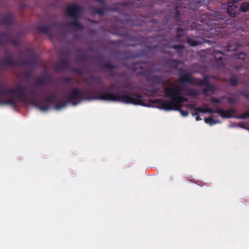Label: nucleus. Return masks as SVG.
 I'll use <instances>...</instances> for the list:
<instances>
[{
	"label": "nucleus",
	"mask_w": 249,
	"mask_h": 249,
	"mask_svg": "<svg viewBox=\"0 0 249 249\" xmlns=\"http://www.w3.org/2000/svg\"><path fill=\"white\" fill-rule=\"evenodd\" d=\"M171 86L163 88L164 94L166 97L170 100H164L162 99L150 100V104L147 105L142 100L141 93L137 92L133 93L123 91L122 94L114 93L109 91L110 89H115V85L111 84L109 87L105 89L103 93L98 95H93L92 89L84 90V100H95L109 101L112 102H121L127 104H133L142 106L153 107L164 109L165 110H180L182 103L187 101V99L182 95L181 92L177 88L174 87V84L170 82Z\"/></svg>",
	"instance_id": "obj_1"
},
{
	"label": "nucleus",
	"mask_w": 249,
	"mask_h": 249,
	"mask_svg": "<svg viewBox=\"0 0 249 249\" xmlns=\"http://www.w3.org/2000/svg\"><path fill=\"white\" fill-rule=\"evenodd\" d=\"M164 48L174 49L177 51L179 56H182L185 47L183 45H172L169 42L162 43L159 45L147 46L144 49L139 50L136 52L130 51L125 52L124 54V58L125 60H129L132 58L145 56L149 57L159 50L162 53H169L168 51L165 50Z\"/></svg>",
	"instance_id": "obj_2"
},
{
	"label": "nucleus",
	"mask_w": 249,
	"mask_h": 249,
	"mask_svg": "<svg viewBox=\"0 0 249 249\" xmlns=\"http://www.w3.org/2000/svg\"><path fill=\"white\" fill-rule=\"evenodd\" d=\"M7 93L10 95V97L5 100L1 98V105L7 104L13 107L17 106V100L21 103H27L28 101V94L34 97L42 96V94L40 92L37 93L35 89L30 88L27 89L25 86L19 84L17 85L15 89H8ZM2 94V91L1 89V97Z\"/></svg>",
	"instance_id": "obj_3"
},
{
	"label": "nucleus",
	"mask_w": 249,
	"mask_h": 249,
	"mask_svg": "<svg viewBox=\"0 0 249 249\" xmlns=\"http://www.w3.org/2000/svg\"><path fill=\"white\" fill-rule=\"evenodd\" d=\"M172 22H174L175 25H178V27L176 29L177 32L176 36L171 38V41L173 42H183L181 38L185 34V29L180 27L183 22L181 20L178 6L175 7L171 10L169 14L167 16L166 24L170 25Z\"/></svg>",
	"instance_id": "obj_4"
},
{
	"label": "nucleus",
	"mask_w": 249,
	"mask_h": 249,
	"mask_svg": "<svg viewBox=\"0 0 249 249\" xmlns=\"http://www.w3.org/2000/svg\"><path fill=\"white\" fill-rule=\"evenodd\" d=\"M83 11L82 6L77 4H72L68 6L66 8L67 15L74 19L73 21L68 23V25L74 26L79 29H83V26L79 21L80 15Z\"/></svg>",
	"instance_id": "obj_5"
},
{
	"label": "nucleus",
	"mask_w": 249,
	"mask_h": 249,
	"mask_svg": "<svg viewBox=\"0 0 249 249\" xmlns=\"http://www.w3.org/2000/svg\"><path fill=\"white\" fill-rule=\"evenodd\" d=\"M124 66L138 75H145L154 72L153 68L146 62H138L130 65L124 64Z\"/></svg>",
	"instance_id": "obj_6"
},
{
	"label": "nucleus",
	"mask_w": 249,
	"mask_h": 249,
	"mask_svg": "<svg viewBox=\"0 0 249 249\" xmlns=\"http://www.w3.org/2000/svg\"><path fill=\"white\" fill-rule=\"evenodd\" d=\"M178 75L179 83L181 84L187 83L191 85L195 84V78L191 73L186 71L185 70L180 68L178 70Z\"/></svg>",
	"instance_id": "obj_7"
},
{
	"label": "nucleus",
	"mask_w": 249,
	"mask_h": 249,
	"mask_svg": "<svg viewBox=\"0 0 249 249\" xmlns=\"http://www.w3.org/2000/svg\"><path fill=\"white\" fill-rule=\"evenodd\" d=\"M2 63H4L6 65L13 68H16L18 66H23L32 64L31 61L27 60H24L20 63L18 60L14 59L12 57H7L4 60L1 59V65Z\"/></svg>",
	"instance_id": "obj_8"
},
{
	"label": "nucleus",
	"mask_w": 249,
	"mask_h": 249,
	"mask_svg": "<svg viewBox=\"0 0 249 249\" xmlns=\"http://www.w3.org/2000/svg\"><path fill=\"white\" fill-rule=\"evenodd\" d=\"M237 112L234 108H230L228 110H223L216 107L214 113L218 114L223 118H231L234 117V114Z\"/></svg>",
	"instance_id": "obj_9"
},
{
	"label": "nucleus",
	"mask_w": 249,
	"mask_h": 249,
	"mask_svg": "<svg viewBox=\"0 0 249 249\" xmlns=\"http://www.w3.org/2000/svg\"><path fill=\"white\" fill-rule=\"evenodd\" d=\"M70 64V60L68 58H62L59 62L55 65L54 71H64L65 69H69Z\"/></svg>",
	"instance_id": "obj_10"
},
{
	"label": "nucleus",
	"mask_w": 249,
	"mask_h": 249,
	"mask_svg": "<svg viewBox=\"0 0 249 249\" xmlns=\"http://www.w3.org/2000/svg\"><path fill=\"white\" fill-rule=\"evenodd\" d=\"M98 65L99 67L104 69H108L109 70V76L113 77L114 76L111 70L116 68V66L112 63H107L103 60H100L98 62Z\"/></svg>",
	"instance_id": "obj_11"
},
{
	"label": "nucleus",
	"mask_w": 249,
	"mask_h": 249,
	"mask_svg": "<svg viewBox=\"0 0 249 249\" xmlns=\"http://www.w3.org/2000/svg\"><path fill=\"white\" fill-rule=\"evenodd\" d=\"M1 45L3 43V41L5 38L6 39V43H11L14 46H18V38L13 37L9 35H5L3 32L1 31Z\"/></svg>",
	"instance_id": "obj_12"
},
{
	"label": "nucleus",
	"mask_w": 249,
	"mask_h": 249,
	"mask_svg": "<svg viewBox=\"0 0 249 249\" xmlns=\"http://www.w3.org/2000/svg\"><path fill=\"white\" fill-rule=\"evenodd\" d=\"M213 55L215 58V61L217 62L218 66L221 67L223 66V59L225 54L221 51L214 50L213 52Z\"/></svg>",
	"instance_id": "obj_13"
},
{
	"label": "nucleus",
	"mask_w": 249,
	"mask_h": 249,
	"mask_svg": "<svg viewBox=\"0 0 249 249\" xmlns=\"http://www.w3.org/2000/svg\"><path fill=\"white\" fill-rule=\"evenodd\" d=\"M14 18L13 16L8 15L5 17L1 16V25L2 24L12 25L14 23Z\"/></svg>",
	"instance_id": "obj_14"
},
{
	"label": "nucleus",
	"mask_w": 249,
	"mask_h": 249,
	"mask_svg": "<svg viewBox=\"0 0 249 249\" xmlns=\"http://www.w3.org/2000/svg\"><path fill=\"white\" fill-rule=\"evenodd\" d=\"M180 61L176 59H168L165 62L166 65L170 68L177 69Z\"/></svg>",
	"instance_id": "obj_15"
},
{
	"label": "nucleus",
	"mask_w": 249,
	"mask_h": 249,
	"mask_svg": "<svg viewBox=\"0 0 249 249\" xmlns=\"http://www.w3.org/2000/svg\"><path fill=\"white\" fill-rule=\"evenodd\" d=\"M234 4L233 2H229L227 9L228 14L232 17L235 16V12L237 9V7Z\"/></svg>",
	"instance_id": "obj_16"
},
{
	"label": "nucleus",
	"mask_w": 249,
	"mask_h": 249,
	"mask_svg": "<svg viewBox=\"0 0 249 249\" xmlns=\"http://www.w3.org/2000/svg\"><path fill=\"white\" fill-rule=\"evenodd\" d=\"M31 103L36 108H38L40 110L42 111H47L49 110L50 108V106L49 105H44L42 106L40 105L39 102L37 100H33L32 101Z\"/></svg>",
	"instance_id": "obj_17"
},
{
	"label": "nucleus",
	"mask_w": 249,
	"mask_h": 249,
	"mask_svg": "<svg viewBox=\"0 0 249 249\" xmlns=\"http://www.w3.org/2000/svg\"><path fill=\"white\" fill-rule=\"evenodd\" d=\"M107 10L105 7H101L100 8H96L92 7L91 10V14L92 15L98 14L100 16H103L105 14L106 11Z\"/></svg>",
	"instance_id": "obj_18"
},
{
	"label": "nucleus",
	"mask_w": 249,
	"mask_h": 249,
	"mask_svg": "<svg viewBox=\"0 0 249 249\" xmlns=\"http://www.w3.org/2000/svg\"><path fill=\"white\" fill-rule=\"evenodd\" d=\"M216 89V88L214 86L209 84L206 86H204L203 89V93L204 95H207L208 92H214Z\"/></svg>",
	"instance_id": "obj_19"
},
{
	"label": "nucleus",
	"mask_w": 249,
	"mask_h": 249,
	"mask_svg": "<svg viewBox=\"0 0 249 249\" xmlns=\"http://www.w3.org/2000/svg\"><path fill=\"white\" fill-rule=\"evenodd\" d=\"M123 87L130 90H133L136 89V86L135 85L134 83L129 80L126 81L123 86Z\"/></svg>",
	"instance_id": "obj_20"
},
{
	"label": "nucleus",
	"mask_w": 249,
	"mask_h": 249,
	"mask_svg": "<svg viewBox=\"0 0 249 249\" xmlns=\"http://www.w3.org/2000/svg\"><path fill=\"white\" fill-rule=\"evenodd\" d=\"M57 100V96L55 94L53 93L49 96L43 98V100L48 103H53Z\"/></svg>",
	"instance_id": "obj_21"
},
{
	"label": "nucleus",
	"mask_w": 249,
	"mask_h": 249,
	"mask_svg": "<svg viewBox=\"0 0 249 249\" xmlns=\"http://www.w3.org/2000/svg\"><path fill=\"white\" fill-rule=\"evenodd\" d=\"M39 32L46 34H51V28L50 26L44 25L37 28Z\"/></svg>",
	"instance_id": "obj_22"
},
{
	"label": "nucleus",
	"mask_w": 249,
	"mask_h": 249,
	"mask_svg": "<svg viewBox=\"0 0 249 249\" xmlns=\"http://www.w3.org/2000/svg\"><path fill=\"white\" fill-rule=\"evenodd\" d=\"M152 82L156 84H160L164 83V81L162 76L157 75H153L151 77Z\"/></svg>",
	"instance_id": "obj_23"
},
{
	"label": "nucleus",
	"mask_w": 249,
	"mask_h": 249,
	"mask_svg": "<svg viewBox=\"0 0 249 249\" xmlns=\"http://www.w3.org/2000/svg\"><path fill=\"white\" fill-rule=\"evenodd\" d=\"M87 80L94 81L95 83L99 85H103L104 84L102 78L100 77L92 76L88 79H85L84 81L86 82Z\"/></svg>",
	"instance_id": "obj_24"
},
{
	"label": "nucleus",
	"mask_w": 249,
	"mask_h": 249,
	"mask_svg": "<svg viewBox=\"0 0 249 249\" xmlns=\"http://www.w3.org/2000/svg\"><path fill=\"white\" fill-rule=\"evenodd\" d=\"M88 56L85 53L78 54L76 55V60L80 62H84L88 61Z\"/></svg>",
	"instance_id": "obj_25"
},
{
	"label": "nucleus",
	"mask_w": 249,
	"mask_h": 249,
	"mask_svg": "<svg viewBox=\"0 0 249 249\" xmlns=\"http://www.w3.org/2000/svg\"><path fill=\"white\" fill-rule=\"evenodd\" d=\"M187 43L191 46H196L204 42L203 41L200 42L195 39L189 37H187Z\"/></svg>",
	"instance_id": "obj_26"
},
{
	"label": "nucleus",
	"mask_w": 249,
	"mask_h": 249,
	"mask_svg": "<svg viewBox=\"0 0 249 249\" xmlns=\"http://www.w3.org/2000/svg\"><path fill=\"white\" fill-rule=\"evenodd\" d=\"M195 84L196 85L206 86L210 84L209 77L208 76H204L203 79H200L198 83Z\"/></svg>",
	"instance_id": "obj_27"
},
{
	"label": "nucleus",
	"mask_w": 249,
	"mask_h": 249,
	"mask_svg": "<svg viewBox=\"0 0 249 249\" xmlns=\"http://www.w3.org/2000/svg\"><path fill=\"white\" fill-rule=\"evenodd\" d=\"M46 79L45 78L40 77L38 78L35 82V86L36 87H39L46 83Z\"/></svg>",
	"instance_id": "obj_28"
},
{
	"label": "nucleus",
	"mask_w": 249,
	"mask_h": 249,
	"mask_svg": "<svg viewBox=\"0 0 249 249\" xmlns=\"http://www.w3.org/2000/svg\"><path fill=\"white\" fill-rule=\"evenodd\" d=\"M204 121L206 123L209 124L211 125L215 124L219 122L218 120L213 119L212 117L205 118Z\"/></svg>",
	"instance_id": "obj_29"
},
{
	"label": "nucleus",
	"mask_w": 249,
	"mask_h": 249,
	"mask_svg": "<svg viewBox=\"0 0 249 249\" xmlns=\"http://www.w3.org/2000/svg\"><path fill=\"white\" fill-rule=\"evenodd\" d=\"M187 94L189 96H196L199 95V93L196 89H187Z\"/></svg>",
	"instance_id": "obj_30"
},
{
	"label": "nucleus",
	"mask_w": 249,
	"mask_h": 249,
	"mask_svg": "<svg viewBox=\"0 0 249 249\" xmlns=\"http://www.w3.org/2000/svg\"><path fill=\"white\" fill-rule=\"evenodd\" d=\"M229 82L232 86H237L238 83V79L236 76H232L229 78Z\"/></svg>",
	"instance_id": "obj_31"
},
{
	"label": "nucleus",
	"mask_w": 249,
	"mask_h": 249,
	"mask_svg": "<svg viewBox=\"0 0 249 249\" xmlns=\"http://www.w3.org/2000/svg\"><path fill=\"white\" fill-rule=\"evenodd\" d=\"M249 8V3L243 2L241 4L239 9L242 12H246L248 11Z\"/></svg>",
	"instance_id": "obj_32"
},
{
	"label": "nucleus",
	"mask_w": 249,
	"mask_h": 249,
	"mask_svg": "<svg viewBox=\"0 0 249 249\" xmlns=\"http://www.w3.org/2000/svg\"><path fill=\"white\" fill-rule=\"evenodd\" d=\"M237 46L234 43L228 44L226 46V50L227 52L234 51L237 49Z\"/></svg>",
	"instance_id": "obj_33"
},
{
	"label": "nucleus",
	"mask_w": 249,
	"mask_h": 249,
	"mask_svg": "<svg viewBox=\"0 0 249 249\" xmlns=\"http://www.w3.org/2000/svg\"><path fill=\"white\" fill-rule=\"evenodd\" d=\"M200 113H214L215 110L212 109L210 108H206L205 107H200Z\"/></svg>",
	"instance_id": "obj_34"
},
{
	"label": "nucleus",
	"mask_w": 249,
	"mask_h": 249,
	"mask_svg": "<svg viewBox=\"0 0 249 249\" xmlns=\"http://www.w3.org/2000/svg\"><path fill=\"white\" fill-rule=\"evenodd\" d=\"M238 119H247L249 118V110L246 111L241 115L237 117Z\"/></svg>",
	"instance_id": "obj_35"
},
{
	"label": "nucleus",
	"mask_w": 249,
	"mask_h": 249,
	"mask_svg": "<svg viewBox=\"0 0 249 249\" xmlns=\"http://www.w3.org/2000/svg\"><path fill=\"white\" fill-rule=\"evenodd\" d=\"M240 94L246 97L247 99H249V92L248 89H243L240 91Z\"/></svg>",
	"instance_id": "obj_36"
},
{
	"label": "nucleus",
	"mask_w": 249,
	"mask_h": 249,
	"mask_svg": "<svg viewBox=\"0 0 249 249\" xmlns=\"http://www.w3.org/2000/svg\"><path fill=\"white\" fill-rule=\"evenodd\" d=\"M71 70L76 72L77 74L79 75H81L83 74V70L80 68H72Z\"/></svg>",
	"instance_id": "obj_37"
},
{
	"label": "nucleus",
	"mask_w": 249,
	"mask_h": 249,
	"mask_svg": "<svg viewBox=\"0 0 249 249\" xmlns=\"http://www.w3.org/2000/svg\"><path fill=\"white\" fill-rule=\"evenodd\" d=\"M247 56L246 53L243 52H240L237 54V58L239 59L244 60Z\"/></svg>",
	"instance_id": "obj_38"
},
{
	"label": "nucleus",
	"mask_w": 249,
	"mask_h": 249,
	"mask_svg": "<svg viewBox=\"0 0 249 249\" xmlns=\"http://www.w3.org/2000/svg\"><path fill=\"white\" fill-rule=\"evenodd\" d=\"M23 75L26 79H29L32 76V72L31 71H26L24 73Z\"/></svg>",
	"instance_id": "obj_39"
},
{
	"label": "nucleus",
	"mask_w": 249,
	"mask_h": 249,
	"mask_svg": "<svg viewBox=\"0 0 249 249\" xmlns=\"http://www.w3.org/2000/svg\"><path fill=\"white\" fill-rule=\"evenodd\" d=\"M227 100H228V102L231 104L236 105L237 104L236 100L235 99H234L233 98L228 97Z\"/></svg>",
	"instance_id": "obj_40"
},
{
	"label": "nucleus",
	"mask_w": 249,
	"mask_h": 249,
	"mask_svg": "<svg viewBox=\"0 0 249 249\" xmlns=\"http://www.w3.org/2000/svg\"><path fill=\"white\" fill-rule=\"evenodd\" d=\"M159 89H158V88H154L153 89H150V90H148V92H150L151 93H152L153 95L157 94L158 93V92H159Z\"/></svg>",
	"instance_id": "obj_41"
},
{
	"label": "nucleus",
	"mask_w": 249,
	"mask_h": 249,
	"mask_svg": "<svg viewBox=\"0 0 249 249\" xmlns=\"http://www.w3.org/2000/svg\"><path fill=\"white\" fill-rule=\"evenodd\" d=\"M200 107H195L194 111H196L195 113H193L192 115L193 116H197L199 113H200Z\"/></svg>",
	"instance_id": "obj_42"
},
{
	"label": "nucleus",
	"mask_w": 249,
	"mask_h": 249,
	"mask_svg": "<svg viewBox=\"0 0 249 249\" xmlns=\"http://www.w3.org/2000/svg\"><path fill=\"white\" fill-rule=\"evenodd\" d=\"M177 111H180L181 114L184 116V117H186L189 114V113L188 111H185V110H182L181 109V108H180V110H177Z\"/></svg>",
	"instance_id": "obj_43"
},
{
	"label": "nucleus",
	"mask_w": 249,
	"mask_h": 249,
	"mask_svg": "<svg viewBox=\"0 0 249 249\" xmlns=\"http://www.w3.org/2000/svg\"><path fill=\"white\" fill-rule=\"evenodd\" d=\"M211 101L213 103H216L217 104H220L221 103V101L217 98H212L211 99Z\"/></svg>",
	"instance_id": "obj_44"
},
{
	"label": "nucleus",
	"mask_w": 249,
	"mask_h": 249,
	"mask_svg": "<svg viewBox=\"0 0 249 249\" xmlns=\"http://www.w3.org/2000/svg\"><path fill=\"white\" fill-rule=\"evenodd\" d=\"M187 108L190 110H194L195 108V104H189L187 106Z\"/></svg>",
	"instance_id": "obj_45"
},
{
	"label": "nucleus",
	"mask_w": 249,
	"mask_h": 249,
	"mask_svg": "<svg viewBox=\"0 0 249 249\" xmlns=\"http://www.w3.org/2000/svg\"><path fill=\"white\" fill-rule=\"evenodd\" d=\"M63 81L65 82V83H69V82H71L72 81V79L70 77H66V78H64V79H63Z\"/></svg>",
	"instance_id": "obj_46"
},
{
	"label": "nucleus",
	"mask_w": 249,
	"mask_h": 249,
	"mask_svg": "<svg viewBox=\"0 0 249 249\" xmlns=\"http://www.w3.org/2000/svg\"><path fill=\"white\" fill-rule=\"evenodd\" d=\"M214 23V27L213 26V25H212V26H211V27L209 26V27L207 29V30L208 31H212V30H213V29L214 28H216V23Z\"/></svg>",
	"instance_id": "obj_47"
},
{
	"label": "nucleus",
	"mask_w": 249,
	"mask_h": 249,
	"mask_svg": "<svg viewBox=\"0 0 249 249\" xmlns=\"http://www.w3.org/2000/svg\"><path fill=\"white\" fill-rule=\"evenodd\" d=\"M95 1L100 3L103 5L106 4V2L105 0H94Z\"/></svg>",
	"instance_id": "obj_48"
},
{
	"label": "nucleus",
	"mask_w": 249,
	"mask_h": 249,
	"mask_svg": "<svg viewBox=\"0 0 249 249\" xmlns=\"http://www.w3.org/2000/svg\"><path fill=\"white\" fill-rule=\"evenodd\" d=\"M196 116V121H200L202 120V118L199 116H198V115L197 116Z\"/></svg>",
	"instance_id": "obj_49"
},
{
	"label": "nucleus",
	"mask_w": 249,
	"mask_h": 249,
	"mask_svg": "<svg viewBox=\"0 0 249 249\" xmlns=\"http://www.w3.org/2000/svg\"><path fill=\"white\" fill-rule=\"evenodd\" d=\"M231 2H233V3H235L236 2H238L239 1H240V0H231Z\"/></svg>",
	"instance_id": "obj_50"
},
{
	"label": "nucleus",
	"mask_w": 249,
	"mask_h": 249,
	"mask_svg": "<svg viewBox=\"0 0 249 249\" xmlns=\"http://www.w3.org/2000/svg\"><path fill=\"white\" fill-rule=\"evenodd\" d=\"M195 25H196V23H192V25H191V28H195Z\"/></svg>",
	"instance_id": "obj_51"
},
{
	"label": "nucleus",
	"mask_w": 249,
	"mask_h": 249,
	"mask_svg": "<svg viewBox=\"0 0 249 249\" xmlns=\"http://www.w3.org/2000/svg\"><path fill=\"white\" fill-rule=\"evenodd\" d=\"M137 37L139 38V39L142 38V36H138Z\"/></svg>",
	"instance_id": "obj_52"
},
{
	"label": "nucleus",
	"mask_w": 249,
	"mask_h": 249,
	"mask_svg": "<svg viewBox=\"0 0 249 249\" xmlns=\"http://www.w3.org/2000/svg\"><path fill=\"white\" fill-rule=\"evenodd\" d=\"M119 76L120 77H123V75L122 74H119Z\"/></svg>",
	"instance_id": "obj_53"
},
{
	"label": "nucleus",
	"mask_w": 249,
	"mask_h": 249,
	"mask_svg": "<svg viewBox=\"0 0 249 249\" xmlns=\"http://www.w3.org/2000/svg\"><path fill=\"white\" fill-rule=\"evenodd\" d=\"M129 46H135V45H129Z\"/></svg>",
	"instance_id": "obj_54"
}]
</instances>
